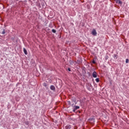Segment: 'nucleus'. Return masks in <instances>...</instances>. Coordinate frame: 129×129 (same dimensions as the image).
I'll list each match as a JSON object with an SVG mask.
<instances>
[{"instance_id": "nucleus-16", "label": "nucleus", "mask_w": 129, "mask_h": 129, "mask_svg": "<svg viewBox=\"0 0 129 129\" xmlns=\"http://www.w3.org/2000/svg\"><path fill=\"white\" fill-rule=\"evenodd\" d=\"M68 70H69V71H70V72L71 71V70L70 69V68H69V69H68Z\"/></svg>"}, {"instance_id": "nucleus-3", "label": "nucleus", "mask_w": 129, "mask_h": 129, "mask_svg": "<svg viewBox=\"0 0 129 129\" xmlns=\"http://www.w3.org/2000/svg\"><path fill=\"white\" fill-rule=\"evenodd\" d=\"M116 4H118V5H122V2L120 1V0H115Z\"/></svg>"}, {"instance_id": "nucleus-9", "label": "nucleus", "mask_w": 129, "mask_h": 129, "mask_svg": "<svg viewBox=\"0 0 129 129\" xmlns=\"http://www.w3.org/2000/svg\"><path fill=\"white\" fill-rule=\"evenodd\" d=\"M77 63H78V64H80V63H81V60H77Z\"/></svg>"}, {"instance_id": "nucleus-10", "label": "nucleus", "mask_w": 129, "mask_h": 129, "mask_svg": "<svg viewBox=\"0 0 129 129\" xmlns=\"http://www.w3.org/2000/svg\"><path fill=\"white\" fill-rule=\"evenodd\" d=\"M43 85L44 86V87H47V84H46V83H44Z\"/></svg>"}, {"instance_id": "nucleus-7", "label": "nucleus", "mask_w": 129, "mask_h": 129, "mask_svg": "<svg viewBox=\"0 0 129 129\" xmlns=\"http://www.w3.org/2000/svg\"><path fill=\"white\" fill-rule=\"evenodd\" d=\"M71 128V125H67L66 126V129H70Z\"/></svg>"}, {"instance_id": "nucleus-5", "label": "nucleus", "mask_w": 129, "mask_h": 129, "mask_svg": "<svg viewBox=\"0 0 129 129\" xmlns=\"http://www.w3.org/2000/svg\"><path fill=\"white\" fill-rule=\"evenodd\" d=\"M50 89H51V90H53V91H55V86L51 85L50 86Z\"/></svg>"}, {"instance_id": "nucleus-2", "label": "nucleus", "mask_w": 129, "mask_h": 129, "mask_svg": "<svg viewBox=\"0 0 129 129\" xmlns=\"http://www.w3.org/2000/svg\"><path fill=\"white\" fill-rule=\"evenodd\" d=\"M92 75L94 78H96V77H97V73H96V72H94L92 74Z\"/></svg>"}, {"instance_id": "nucleus-1", "label": "nucleus", "mask_w": 129, "mask_h": 129, "mask_svg": "<svg viewBox=\"0 0 129 129\" xmlns=\"http://www.w3.org/2000/svg\"><path fill=\"white\" fill-rule=\"evenodd\" d=\"M92 35L93 36H97V32H96V30L95 29H93L92 32H91Z\"/></svg>"}, {"instance_id": "nucleus-13", "label": "nucleus", "mask_w": 129, "mask_h": 129, "mask_svg": "<svg viewBox=\"0 0 129 129\" xmlns=\"http://www.w3.org/2000/svg\"><path fill=\"white\" fill-rule=\"evenodd\" d=\"M114 58H116V59H117V55L114 54Z\"/></svg>"}, {"instance_id": "nucleus-6", "label": "nucleus", "mask_w": 129, "mask_h": 129, "mask_svg": "<svg viewBox=\"0 0 129 129\" xmlns=\"http://www.w3.org/2000/svg\"><path fill=\"white\" fill-rule=\"evenodd\" d=\"M23 51L25 55H28V52L27 51V49H26V48H24Z\"/></svg>"}, {"instance_id": "nucleus-14", "label": "nucleus", "mask_w": 129, "mask_h": 129, "mask_svg": "<svg viewBox=\"0 0 129 129\" xmlns=\"http://www.w3.org/2000/svg\"><path fill=\"white\" fill-rule=\"evenodd\" d=\"M125 62L128 63V59H126Z\"/></svg>"}, {"instance_id": "nucleus-15", "label": "nucleus", "mask_w": 129, "mask_h": 129, "mask_svg": "<svg viewBox=\"0 0 129 129\" xmlns=\"http://www.w3.org/2000/svg\"><path fill=\"white\" fill-rule=\"evenodd\" d=\"M93 64H95V61L93 60Z\"/></svg>"}, {"instance_id": "nucleus-11", "label": "nucleus", "mask_w": 129, "mask_h": 129, "mask_svg": "<svg viewBox=\"0 0 129 129\" xmlns=\"http://www.w3.org/2000/svg\"><path fill=\"white\" fill-rule=\"evenodd\" d=\"M52 33H56V30H55V29H52Z\"/></svg>"}, {"instance_id": "nucleus-8", "label": "nucleus", "mask_w": 129, "mask_h": 129, "mask_svg": "<svg viewBox=\"0 0 129 129\" xmlns=\"http://www.w3.org/2000/svg\"><path fill=\"white\" fill-rule=\"evenodd\" d=\"M3 32H1V33L3 34V35H5V34H6V31H5V29H3Z\"/></svg>"}, {"instance_id": "nucleus-12", "label": "nucleus", "mask_w": 129, "mask_h": 129, "mask_svg": "<svg viewBox=\"0 0 129 129\" xmlns=\"http://www.w3.org/2000/svg\"><path fill=\"white\" fill-rule=\"evenodd\" d=\"M95 81H96L97 82H99V79L98 78L96 79Z\"/></svg>"}, {"instance_id": "nucleus-4", "label": "nucleus", "mask_w": 129, "mask_h": 129, "mask_svg": "<svg viewBox=\"0 0 129 129\" xmlns=\"http://www.w3.org/2000/svg\"><path fill=\"white\" fill-rule=\"evenodd\" d=\"M79 108H80L79 106H75V108H74V110H73V111H74V112H75V111H76L77 109H79Z\"/></svg>"}]
</instances>
